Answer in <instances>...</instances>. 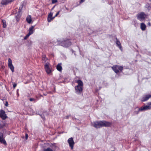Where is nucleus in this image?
I'll list each match as a JSON object with an SVG mask.
<instances>
[{
  "mask_svg": "<svg viewBox=\"0 0 151 151\" xmlns=\"http://www.w3.org/2000/svg\"><path fill=\"white\" fill-rule=\"evenodd\" d=\"M8 66L12 72H14V67L12 64V60L10 58L8 59Z\"/></svg>",
  "mask_w": 151,
  "mask_h": 151,
  "instance_id": "obj_6",
  "label": "nucleus"
},
{
  "mask_svg": "<svg viewBox=\"0 0 151 151\" xmlns=\"http://www.w3.org/2000/svg\"><path fill=\"white\" fill-rule=\"evenodd\" d=\"M34 100V99H33V98H30V99H29V100H30L31 101H33Z\"/></svg>",
  "mask_w": 151,
  "mask_h": 151,
  "instance_id": "obj_31",
  "label": "nucleus"
},
{
  "mask_svg": "<svg viewBox=\"0 0 151 151\" xmlns=\"http://www.w3.org/2000/svg\"><path fill=\"white\" fill-rule=\"evenodd\" d=\"M20 11H19L18 12L17 14H18L19 15H16V20L17 22H18L19 19V18L21 16V15H20L19 14H20Z\"/></svg>",
  "mask_w": 151,
  "mask_h": 151,
  "instance_id": "obj_20",
  "label": "nucleus"
},
{
  "mask_svg": "<svg viewBox=\"0 0 151 151\" xmlns=\"http://www.w3.org/2000/svg\"><path fill=\"white\" fill-rule=\"evenodd\" d=\"M70 147L71 148V150L73 148V145L74 144V142L73 141V138L72 137L69 138L68 141Z\"/></svg>",
  "mask_w": 151,
  "mask_h": 151,
  "instance_id": "obj_7",
  "label": "nucleus"
},
{
  "mask_svg": "<svg viewBox=\"0 0 151 151\" xmlns=\"http://www.w3.org/2000/svg\"><path fill=\"white\" fill-rule=\"evenodd\" d=\"M44 95H45V96H46V95H45V94H44Z\"/></svg>",
  "mask_w": 151,
  "mask_h": 151,
  "instance_id": "obj_37",
  "label": "nucleus"
},
{
  "mask_svg": "<svg viewBox=\"0 0 151 151\" xmlns=\"http://www.w3.org/2000/svg\"><path fill=\"white\" fill-rule=\"evenodd\" d=\"M2 22L3 23V27L4 28H6V21L4 20H2Z\"/></svg>",
  "mask_w": 151,
  "mask_h": 151,
  "instance_id": "obj_21",
  "label": "nucleus"
},
{
  "mask_svg": "<svg viewBox=\"0 0 151 151\" xmlns=\"http://www.w3.org/2000/svg\"><path fill=\"white\" fill-rule=\"evenodd\" d=\"M0 117L3 120L5 119L7 117L5 111L2 109L0 110Z\"/></svg>",
  "mask_w": 151,
  "mask_h": 151,
  "instance_id": "obj_5",
  "label": "nucleus"
},
{
  "mask_svg": "<svg viewBox=\"0 0 151 151\" xmlns=\"http://www.w3.org/2000/svg\"><path fill=\"white\" fill-rule=\"evenodd\" d=\"M61 45L64 47H67L70 45L71 42L69 40H68L62 42L61 44Z\"/></svg>",
  "mask_w": 151,
  "mask_h": 151,
  "instance_id": "obj_3",
  "label": "nucleus"
},
{
  "mask_svg": "<svg viewBox=\"0 0 151 151\" xmlns=\"http://www.w3.org/2000/svg\"><path fill=\"white\" fill-rule=\"evenodd\" d=\"M57 69L59 71H61L62 70V67L61 66V63H60L58 64L56 67Z\"/></svg>",
  "mask_w": 151,
  "mask_h": 151,
  "instance_id": "obj_16",
  "label": "nucleus"
},
{
  "mask_svg": "<svg viewBox=\"0 0 151 151\" xmlns=\"http://www.w3.org/2000/svg\"><path fill=\"white\" fill-rule=\"evenodd\" d=\"M111 125V123L106 121H100L95 122L93 123V126L96 128L103 127H109Z\"/></svg>",
  "mask_w": 151,
  "mask_h": 151,
  "instance_id": "obj_1",
  "label": "nucleus"
},
{
  "mask_svg": "<svg viewBox=\"0 0 151 151\" xmlns=\"http://www.w3.org/2000/svg\"><path fill=\"white\" fill-rule=\"evenodd\" d=\"M145 17L146 15L143 12H141L137 15L138 18L140 20L145 19Z\"/></svg>",
  "mask_w": 151,
  "mask_h": 151,
  "instance_id": "obj_8",
  "label": "nucleus"
},
{
  "mask_svg": "<svg viewBox=\"0 0 151 151\" xmlns=\"http://www.w3.org/2000/svg\"><path fill=\"white\" fill-rule=\"evenodd\" d=\"M5 105L6 106H7L8 105V104L7 102H6L5 104Z\"/></svg>",
  "mask_w": 151,
  "mask_h": 151,
  "instance_id": "obj_32",
  "label": "nucleus"
},
{
  "mask_svg": "<svg viewBox=\"0 0 151 151\" xmlns=\"http://www.w3.org/2000/svg\"><path fill=\"white\" fill-rule=\"evenodd\" d=\"M30 35H29L28 34L27 35L24 37V40H26L28 37L30 36Z\"/></svg>",
  "mask_w": 151,
  "mask_h": 151,
  "instance_id": "obj_26",
  "label": "nucleus"
},
{
  "mask_svg": "<svg viewBox=\"0 0 151 151\" xmlns=\"http://www.w3.org/2000/svg\"><path fill=\"white\" fill-rule=\"evenodd\" d=\"M14 0H2L1 4L2 5H6L9 3L13 1Z\"/></svg>",
  "mask_w": 151,
  "mask_h": 151,
  "instance_id": "obj_10",
  "label": "nucleus"
},
{
  "mask_svg": "<svg viewBox=\"0 0 151 151\" xmlns=\"http://www.w3.org/2000/svg\"><path fill=\"white\" fill-rule=\"evenodd\" d=\"M148 24V25L149 26H151V24L150 22H149Z\"/></svg>",
  "mask_w": 151,
  "mask_h": 151,
  "instance_id": "obj_34",
  "label": "nucleus"
},
{
  "mask_svg": "<svg viewBox=\"0 0 151 151\" xmlns=\"http://www.w3.org/2000/svg\"><path fill=\"white\" fill-rule=\"evenodd\" d=\"M28 137V135L27 134H25V138L26 139H27Z\"/></svg>",
  "mask_w": 151,
  "mask_h": 151,
  "instance_id": "obj_28",
  "label": "nucleus"
},
{
  "mask_svg": "<svg viewBox=\"0 0 151 151\" xmlns=\"http://www.w3.org/2000/svg\"><path fill=\"white\" fill-rule=\"evenodd\" d=\"M140 27L142 30L144 31L146 29V26L144 23H142L141 24Z\"/></svg>",
  "mask_w": 151,
  "mask_h": 151,
  "instance_id": "obj_18",
  "label": "nucleus"
},
{
  "mask_svg": "<svg viewBox=\"0 0 151 151\" xmlns=\"http://www.w3.org/2000/svg\"><path fill=\"white\" fill-rule=\"evenodd\" d=\"M59 12H60L59 11H58L57 13V14H56L55 16L54 17H56L59 14Z\"/></svg>",
  "mask_w": 151,
  "mask_h": 151,
  "instance_id": "obj_30",
  "label": "nucleus"
},
{
  "mask_svg": "<svg viewBox=\"0 0 151 151\" xmlns=\"http://www.w3.org/2000/svg\"><path fill=\"white\" fill-rule=\"evenodd\" d=\"M57 2V0H52V4L55 3Z\"/></svg>",
  "mask_w": 151,
  "mask_h": 151,
  "instance_id": "obj_27",
  "label": "nucleus"
},
{
  "mask_svg": "<svg viewBox=\"0 0 151 151\" xmlns=\"http://www.w3.org/2000/svg\"><path fill=\"white\" fill-rule=\"evenodd\" d=\"M116 44L120 48H121V43L119 41H117L116 42Z\"/></svg>",
  "mask_w": 151,
  "mask_h": 151,
  "instance_id": "obj_22",
  "label": "nucleus"
},
{
  "mask_svg": "<svg viewBox=\"0 0 151 151\" xmlns=\"http://www.w3.org/2000/svg\"><path fill=\"white\" fill-rule=\"evenodd\" d=\"M44 151H52V150L51 149L49 148L46 150H45Z\"/></svg>",
  "mask_w": 151,
  "mask_h": 151,
  "instance_id": "obj_25",
  "label": "nucleus"
},
{
  "mask_svg": "<svg viewBox=\"0 0 151 151\" xmlns=\"http://www.w3.org/2000/svg\"><path fill=\"white\" fill-rule=\"evenodd\" d=\"M148 105H151V102H149L148 103Z\"/></svg>",
  "mask_w": 151,
  "mask_h": 151,
  "instance_id": "obj_35",
  "label": "nucleus"
},
{
  "mask_svg": "<svg viewBox=\"0 0 151 151\" xmlns=\"http://www.w3.org/2000/svg\"><path fill=\"white\" fill-rule=\"evenodd\" d=\"M17 86V84L14 83L13 84V87L14 88H15Z\"/></svg>",
  "mask_w": 151,
  "mask_h": 151,
  "instance_id": "obj_29",
  "label": "nucleus"
},
{
  "mask_svg": "<svg viewBox=\"0 0 151 151\" xmlns=\"http://www.w3.org/2000/svg\"><path fill=\"white\" fill-rule=\"evenodd\" d=\"M34 26H32L31 27L29 28V33H28L30 35H31L33 33V29L34 28Z\"/></svg>",
  "mask_w": 151,
  "mask_h": 151,
  "instance_id": "obj_14",
  "label": "nucleus"
},
{
  "mask_svg": "<svg viewBox=\"0 0 151 151\" xmlns=\"http://www.w3.org/2000/svg\"><path fill=\"white\" fill-rule=\"evenodd\" d=\"M42 60L43 61V63H46L47 61L48 60L47 58H46V55L45 54H43V55H42Z\"/></svg>",
  "mask_w": 151,
  "mask_h": 151,
  "instance_id": "obj_17",
  "label": "nucleus"
},
{
  "mask_svg": "<svg viewBox=\"0 0 151 151\" xmlns=\"http://www.w3.org/2000/svg\"><path fill=\"white\" fill-rule=\"evenodd\" d=\"M18 90H17V94L19 96V94H18Z\"/></svg>",
  "mask_w": 151,
  "mask_h": 151,
  "instance_id": "obj_36",
  "label": "nucleus"
},
{
  "mask_svg": "<svg viewBox=\"0 0 151 151\" xmlns=\"http://www.w3.org/2000/svg\"><path fill=\"white\" fill-rule=\"evenodd\" d=\"M151 97V95L150 94L146 95L145 97H144L142 98L143 101H147L148 99Z\"/></svg>",
  "mask_w": 151,
  "mask_h": 151,
  "instance_id": "obj_13",
  "label": "nucleus"
},
{
  "mask_svg": "<svg viewBox=\"0 0 151 151\" xmlns=\"http://www.w3.org/2000/svg\"><path fill=\"white\" fill-rule=\"evenodd\" d=\"M4 138L3 134L2 133L0 132V139Z\"/></svg>",
  "mask_w": 151,
  "mask_h": 151,
  "instance_id": "obj_24",
  "label": "nucleus"
},
{
  "mask_svg": "<svg viewBox=\"0 0 151 151\" xmlns=\"http://www.w3.org/2000/svg\"><path fill=\"white\" fill-rule=\"evenodd\" d=\"M118 65H116L114 66L111 67L112 69L116 73H117L119 72V70L118 68L117 67Z\"/></svg>",
  "mask_w": 151,
  "mask_h": 151,
  "instance_id": "obj_12",
  "label": "nucleus"
},
{
  "mask_svg": "<svg viewBox=\"0 0 151 151\" xmlns=\"http://www.w3.org/2000/svg\"><path fill=\"white\" fill-rule=\"evenodd\" d=\"M151 108V106H142L138 109V111L137 114H138L139 111H143L145 110H147L150 109Z\"/></svg>",
  "mask_w": 151,
  "mask_h": 151,
  "instance_id": "obj_9",
  "label": "nucleus"
},
{
  "mask_svg": "<svg viewBox=\"0 0 151 151\" xmlns=\"http://www.w3.org/2000/svg\"><path fill=\"white\" fill-rule=\"evenodd\" d=\"M77 82L78 85L75 86V89L77 92H81L82 91L83 84V82L80 80H78Z\"/></svg>",
  "mask_w": 151,
  "mask_h": 151,
  "instance_id": "obj_2",
  "label": "nucleus"
},
{
  "mask_svg": "<svg viewBox=\"0 0 151 151\" xmlns=\"http://www.w3.org/2000/svg\"><path fill=\"white\" fill-rule=\"evenodd\" d=\"M117 67H118V70H119L120 71L122 70L123 69V68L122 66L118 65Z\"/></svg>",
  "mask_w": 151,
  "mask_h": 151,
  "instance_id": "obj_23",
  "label": "nucleus"
},
{
  "mask_svg": "<svg viewBox=\"0 0 151 151\" xmlns=\"http://www.w3.org/2000/svg\"><path fill=\"white\" fill-rule=\"evenodd\" d=\"M50 64L47 62L45 65V69L48 74H50L52 72V71L50 69L49 67Z\"/></svg>",
  "mask_w": 151,
  "mask_h": 151,
  "instance_id": "obj_4",
  "label": "nucleus"
},
{
  "mask_svg": "<svg viewBox=\"0 0 151 151\" xmlns=\"http://www.w3.org/2000/svg\"><path fill=\"white\" fill-rule=\"evenodd\" d=\"M0 142L1 143L4 144V145H6V141L4 139V138L0 139Z\"/></svg>",
  "mask_w": 151,
  "mask_h": 151,
  "instance_id": "obj_19",
  "label": "nucleus"
},
{
  "mask_svg": "<svg viewBox=\"0 0 151 151\" xmlns=\"http://www.w3.org/2000/svg\"><path fill=\"white\" fill-rule=\"evenodd\" d=\"M26 21L29 24L32 23V19L30 15H29L26 18Z\"/></svg>",
  "mask_w": 151,
  "mask_h": 151,
  "instance_id": "obj_15",
  "label": "nucleus"
},
{
  "mask_svg": "<svg viewBox=\"0 0 151 151\" xmlns=\"http://www.w3.org/2000/svg\"><path fill=\"white\" fill-rule=\"evenodd\" d=\"M85 0H81L80 3H81L85 1Z\"/></svg>",
  "mask_w": 151,
  "mask_h": 151,
  "instance_id": "obj_33",
  "label": "nucleus"
},
{
  "mask_svg": "<svg viewBox=\"0 0 151 151\" xmlns=\"http://www.w3.org/2000/svg\"><path fill=\"white\" fill-rule=\"evenodd\" d=\"M52 14L53 13L52 12H50L48 15L47 18V21L48 22H50L55 17H52Z\"/></svg>",
  "mask_w": 151,
  "mask_h": 151,
  "instance_id": "obj_11",
  "label": "nucleus"
}]
</instances>
